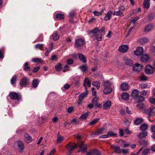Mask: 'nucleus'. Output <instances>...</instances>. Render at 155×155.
<instances>
[{
    "label": "nucleus",
    "mask_w": 155,
    "mask_h": 155,
    "mask_svg": "<svg viewBox=\"0 0 155 155\" xmlns=\"http://www.w3.org/2000/svg\"><path fill=\"white\" fill-rule=\"evenodd\" d=\"M15 143L17 145L18 151L21 153H22L24 148V144L23 142L22 141L18 140L16 141Z\"/></svg>",
    "instance_id": "nucleus-4"
},
{
    "label": "nucleus",
    "mask_w": 155,
    "mask_h": 155,
    "mask_svg": "<svg viewBox=\"0 0 155 155\" xmlns=\"http://www.w3.org/2000/svg\"><path fill=\"white\" fill-rule=\"evenodd\" d=\"M113 14L114 15L119 16H124L123 13L119 10L116 12H114Z\"/></svg>",
    "instance_id": "nucleus-30"
},
{
    "label": "nucleus",
    "mask_w": 155,
    "mask_h": 155,
    "mask_svg": "<svg viewBox=\"0 0 155 155\" xmlns=\"http://www.w3.org/2000/svg\"><path fill=\"white\" fill-rule=\"evenodd\" d=\"M32 61L34 62L41 63L42 60L38 58H34L32 59Z\"/></svg>",
    "instance_id": "nucleus-48"
},
{
    "label": "nucleus",
    "mask_w": 155,
    "mask_h": 155,
    "mask_svg": "<svg viewBox=\"0 0 155 155\" xmlns=\"http://www.w3.org/2000/svg\"><path fill=\"white\" fill-rule=\"evenodd\" d=\"M147 133L146 132H143L140 133L139 134V138H141L143 137H145L147 136Z\"/></svg>",
    "instance_id": "nucleus-47"
},
{
    "label": "nucleus",
    "mask_w": 155,
    "mask_h": 155,
    "mask_svg": "<svg viewBox=\"0 0 155 155\" xmlns=\"http://www.w3.org/2000/svg\"><path fill=\"white\" fill-rule=\"evenodd\" d=\"M35 47L36 49H39L40 50H41L42 48H43V44H37L35 45Z\"/></svg>",
    "instance_id": "nucleus-42"
},
{
    "label": "nucleus",
    "mask_w": 155,
    "mask_h": 155,
    "mask_svg": "<svg viewBox=\"0 0 155 155\" xmlns=\"http://www.w3.org/2000/svg\"><path fill=\"white\" fill-rule=\"evenodd\" d=\"M89 114V112H87L85 113L82 114L80 117L79 118L82 120L86 119L87 118V117L88 116Z\"/></svg>",
    "instance_id": "nucleus-29"
},
{
    "label": "nucleus",
    "mask_w": 155,
    "mask_h": 155,
    "mask_svg": "<svg viewBox=\"0 0 155 155\" xmlns=\"http://www.w3.org/2000/svg\"><path fill=\"white\" fill-rule=\"evenodd\" d=\"M118 9L121 12L123 11L125 9V6L123 5H120V6L118 7Z\"/></svg>",
    "instance_id": "nucleus-59"
},
{
    "label": "nucleus",
    "mask_w": 155,
    "mask_h": 155,
    "mask_svg": "<svg viewBox=\"0 0 155 155\" xmlns=\"http://www.w3.org/2000/svg\"><path fill=\"white\" fill-rule=\"evenodd\" d=\"M149 39L146 37H143L139 40V42L141 45H143L147 43L149 41Z\"/></svg>",
    "instance_id": "nucleus-19"
},
{
    "label": "nucleus",
    "mask_w": 155,
    "mask_h": 155,
    "mask_svg": "<svg viewBox=\"0 0 155 155\" xmlns=\"http://www.w3.org/2000/svg\"><path fill=\"white\" fill-rule=\"evenodd\" d=\"M148 127V125L147 124H143L140 127V129L142 131H144L147 129Z\"/></svg>",
    "instance_id": "nucleus-39"
},
{
    "label": "nucleus",
    "mask_w": 155,
    "mask_h": 155,
    "mask_svg": "<svg viewBox=\"0 0 155 155\" xmlns=\"http://www.w3.org/2000/svg\"><path fill=\"white\" fill-rule=\"evenodd\" d=\"M29 82L28 78L26 77H25L21 80L20 85L22 87H25L28 84Z\"/></svg>",
    "instance_id": "nucleus-7"
},
{
    "label": "nucleus",
    "mask_w": 155,
    "mask_h": 155,
    "mask_svg": "<svg viewBox=\"0 0 155 155\" xmlns=\"http://www.w3.org/2000/svg\"><path fill=\"white\" fill-rule=\"evenodd\" d=\"M9 95L11 98L12 99L19 100L21 99V97L19 96L15 92H10L9 94Z\"/></svg>",
    "instance_id": "nucleus-11"
},
{
    "label": "nucleus",
    "mask_w": 155,
    "mask_h": 155,
    "mask_svg": "<svg viewBox=\"0 0 155 155\" xmlns=\"http://www.w3.org/2000/svg\"><path fill=\"white\" fill-rule=\"evenodd\" d=\"M154 108L155 107L152 106L150 107V110L148 109H146L144 110V112L148 115V118H149L152 115L154 114L155 112L154 111Z\"/></svg>",
    "instance_id": "nucleus-5"
},
{
    "label": "nucleus",
    "mask_w": 155,
    "mask_h": 155,
    "mask_svg": "<svg viewBox=\"0 0 155 155\" xmlns=\"http://www.w3.org/2000/svg\"><path fill=\"white\" fill-rule=\"evenodd\" d=\"M17 78V76L15 75L14 76L12 77L11 80V83L12 84H13L16 83V80Z\"/></svg>",
    "instance_id": "nucleus-41"
},
{
    "label": "nucleus",
    "mask_w": 155,
    "mask_h": 155,
    "mask_svg": "<svg viewBox=\"0 0 155 155\" xmlns=\"http://www.w3.org/2000/svg\"><path fill=\"white\" fill-rule=\"evenodd\" d=\"M78 147H79L80 150L78 151V152L79 153L81 152L83 153L85 152L87 150V145L84 143L83 142H81L78 143Z\"/></svg>",
    "instance_id": "nucleus-1"
},
{
    "label": "nucleus",
    "mask_w": 155,
    "mask_h": 155,
    "mask_svg": "<svg viewBox=\"0 0 155 155\" xmlns=\"http://www.w3.org/2000/svg\"><path fill=\"white\" fill-rule=\"evenodd\" d=\"M112 91V89L110 87H104L103 92L105 94H108Z\"/></svg>",
    "instance_id": "nucleus-24"
},
{
    "label": "nucleus",
    "mask_w": 155,
    "mask_h": 155,
    "mask_svg": "<svg viewBox=\"0 0 155 155\" xmlns=\"http://www.w3.org/2000/svg\"><path fill=\"white\" fill-rule=\"evenodd\" d=\"M143 52V49L141 47H139L137 48L136 50L134 51V54L137 56L142 55Z\"/></svg>",
    "instance_id": "nucleus-6"
},
{
    "label": "nucleus",
    "mask_w": 155,
    "mask_h": 155,
    "mask_svg": "<svg viewBox=\"0 0 155 155\" xmlns=\"http://www.w3.org/2000/svg\"><path fill=\"white\" fill-rule=\"evenodd\" d=\"M51 59L52 61H56L58 59V57L55 54H54L51 56Z\"/></svg>",
    "instance_id": "nucleus-58"
},
{
    "label": "nucleus",
    "mask_w": 155,
    "mask_h": 155,
    "mask_svg": "<svg viewBox=\"0 0 155 155\" xmlns=\"http://www.w3.org/2000/svg\"><path fill=\"white\" fill-rule=\"evenodd\" d=\"M40 69V67L39 66H38L35 68L32 71V72L34 73H36L38 71H39V70Z\"/></svg>",
    "instance_id": "nucleus-63"
},
{
    "label": "nucleus",
    "mask_w": 155,
    "mask_h": 155,
    "mask_svg": "<svg viewBox=\"0 0 155 155\" xmlns=\"http://www.w3.org/2000/svg\"><path fill=\"white\" fill-rule=\"evenodd\" d=\"M115 151L118 153H120L121 152V150H120V147L118 146H115L114 147Z\"/></svg>",
    "instance_id": "nucleus-45"
},
{
    "label": "nucleus",
    "mask_w": 155,
    "mask_h": 155,
    "mask_svg": "<svg viewBox=\"0 0 155 155\" xmlns=\"http://www.w3.org/2000/svg\"><path fill=\"white\" fill-rule=\"evenodd\" d=\"M124 60L126 64L129 66H131L133 65V62L131 60L127 58H124Z\"/></svg>",
    "instance_id": "nucleus-17"
},
{
    "label": "nucleus",
    "mask_w": 155,
    "mask_h": 155,
    "mask_svg": "<svg viewBox=\"0 0 155 155\" xmlns=\"http://www.w3.org/2000/svg\"><path fill=\"white\" fill-rule=\"evenodd\" d=\"M150 0H145L143 3V7L144 8L148 9L150 6Z\"/></svg>",
    "instance_id": "nucleus-26"
},
{
    "label": "nucleus",
    "mask_w": 155,
    "mask_h": 155,
    "mask_svg": "<svg viewBox=\"0 0 155 155\" xmlns=\"http://www.w3.org/2000/svg\"><path fill=\"white\" fill-rule=\"evenodd\" d=\"M111 105V102L110 101H107L105 102L104 104V107L105 109H109Z\"/></svg>",
    "instance_id": "nucleus-21"
},
{
    "label": "nucleus",
    "mask_w": 155,
    "mask_h": 155,
    "mask_svg": "<svg viewBox=\"0 0 155 155\" xmlns=\"http://www.w3.org/2000/svg\"><path fill=\"white\" fill-rule=\"evenodd\" d=\"M139 78L140 80L142 81H146L147 80V79L146 76L144 74L141 75Z\"/></svg>",
    "instance_id": "nucleus-51"
},
{
    "label": "nucleus",
    "mask_w": 155,
    "mask_h": 155,
    "mask_svg": "<svg viewBox=\"0 0 155 155\" xmlns=\"http://www.w3.org/2000/svg\"><path fill=\"white\" fill-rule=\"evenodd\" d=\"M122 98L124 100H126L128 99L129 97V95L127 93H124L121 95Z\"/></svg>",
    "instance_id": "nucleus-36"
},
{
    "label": "nucleus",
    "mask_w": 155,
    "mask_h": 155,
    "mask_svg": "<svg viewBox=\"0 0 155 155\" xmlns=\"http://www.w3.org/2000/svg\"><path fill=\"white\" fill-rule=\"evenodd\" d=\"M55 68L56 71H59L61 69V63H59L58 65L55 66Z\"/></svg>",
    "instance_id": "nucleus-52"
},
{
    "label": "nucleus",
    "mask_w": 155,
    "mask_h": 155,
    "mask_svg": "<svg viewBox=\"0 0 155 155\" xmlns=\"http://www.w3.org/2000/svg\"><path fill=\"white\" fill-rule=\"evenodd\" d=\"M83 85L85 88V91H87V86L90 87L91 86V82L89 79L88 78H86L84 81Z\"/></svg>",
    "instance_id": "nucleus-10"
},
{
    "label": "nucleus",
    "mask_w": 155,
    "mask_h": 155,
    "mask_svg": "<svg viewBox=\"0 0 155 155\" xmlns=\"http://www.w3.org/2000/svg\"><path fill=\"white\" fill-rule=\"evenodd\" d=\"M24 136L25 140L27 143H29L33 140L31 137L27 133H25Z\"/></svg>",
    "instance_id": "nucleus-13"
},
{
    "label": "nucleus",
    "mask_w": 155,
    "mask_h": 155,
    "mask_svg": "<svg viewBox=\"0 0 155 155\" xmlns=\"http://www.w3.org/2000/svg\"><path fill=\"white\" fill-rule=\"evenodd\" d=\"M139 98L140 99L138 100V103L137 105V107L139 109H142L144 107V104L142 102L143 101L144 98L143 97H140Z\"/></svg>",
    "instance_id": "nucleus-9"
},
{
    "label": "nucleus",
    "mask_w": 155,
    "mask_h": 155,
    "mask_svg": "<svg viewBox=\"0 0 155 155\" xmlns=\"http://www.w3.org/2000/svg\"><path fill=\"white\" fill-rule=\"evenodd\" d=\"M153 28V26L152 25H147L145 28L144 31L146 33H147L151 30H152Z\"/></svg>",
    "instance_id": "nucleus-23"
},
{
    "label": "nucleus",
    "mask_w": 155,
    "mask_h": 155,
    "mask_svg": "<svg viewBox=\"0 0 155 155\" xmlns=\"http://www.w3.org/2000/svg\"><path fill=\"white\" fill-rule=\"evenodd\" d=\"M64 139V137L59 135H58L57 137V143L61 142Z\"/></svg>",
    "instance_id": "nucleus-50"
},
{
    "label": "nucleus",
    "mask_w": 155,
    "mask_h": 155,
    "mask_svg": "<svg viewBox=\"0 0 155 155\" xmlns=\"http://www.w3.org/2000/svg\"><path fill=\"white\" fill-rule=\"evenodd\" d=\"M138 93L139 91L137 89H135L133 90L132 92V96L134 99L137 100L140 99L139 97L141 96H139Z\"/></svg>",
    "instance_id": "nucleus-12"
},
{
    "label": "nucleus",
    "mask_w": 155,
    "mask_h": 155,
    "mask_svg": "<svg viewBox=\"0 0 155 155\" xmlns=\"http://www.w3.org/2000/svg\"><path fill=\"white\" fill-rule=\"evenodd\" d=\"M92 85L96 87L98 89L100 87V83L99 81H94L92 83Z\"/></svg>",
    "instance_id": "nucleus-25"
},
{
    "label": "nucleus",
    "mask_w": 155,
    "mask_h": 155,
    "mask_svg": "<svg viewBox=\"0 0 155 155\" xmlns=\"http://www.w3.org/2000/svg\"><path fill=\"white\" fill-rule=\"evenodd\" d=\"M99 29L97 28H95L94 29L92 30L91 32L92 33L94 34H95V33H99Z\"/></svg>",
    "instance_id": "nucleus-56"
},
{
    "label": "nucleus",
    "mask_w": 155,
    "mask_h": 155,
    "mask_svg": "<svg viewBox=\"0 0 155 155\" xmlns=\"http://www.w3.org/2000/svg\"><path fill=\"white\" fill-rule=\"evenodd\" d=\"M142 69V66L141 64L139 63L135 64L133 66V71L134 72L138 73Z\"/></svg>",
    "instance_id": "nucleus-2"
},
{
    "label": "nucleus",
    "mask_w": 155,
    "mask_h": 155,
    "mask_svg": "<svg viewBox=\"0 0 155 155\" xmlns=\"http://www.w3.org/2000/svg\"><path fill=\"white\" fill-rule=\"evenodd\" d=\"M92 102L93 105H94V106L96 107H100L101 106V104H98L97 103V99L96 97H95L94 98L92 101Z\"/></svg>",
    "instance_id": "nucleus-20"
},
{
    "label": "nucleus",
    "mask_w": 155,
    "mask_h": 155,
    "mask_svg": "<svg viewBox=\"0 0 155 155\" xmlns=\"http://www.w3.org/2000/svg\"><path fill=\"white\" fill-rule=\"evenodd\" d=\"M84 42V39L78 38L76 39L75 41L74 46L75 48H78L81 46Z\"/></svg>",
    "instance_id": "nucleus-8"
},
{
    "label": "nucleus",
    "mask_w": 155,
    "mask_h": 155,
    "mask_svg": "<svg viewBox=\"0 0 155 155\" xmlns=\"http://www.w3.org/2000/svg\"><path fill=\"white\" fill-rule=\"evenodd\" d=\"M78 56L81 61H82L83 63H85L86 62V61L85 58L83 54H80L78 55Z\"/></svg>",
    "instance_id": "nucleus-33"
},
{
    "label": "nucleus",
    "mask_w": 155,
    "mask_h": 155,
    "mask_svg": "<svg viewBox=\"0 0 155 155\" xmlns=\"http://www.w3.org/2000/svg\"><path fill=\"white\" fill-rule=\"evenodd\" d=\"M121 152L124 154H126L129 152V150L128 149H123L121 150Z\"/></svg>",
    "instance_id": "nucleus-54"
},
{
    "label": "nucleus",
    "mask_w": 155,
    "mask_h": 155,
    "mask_svg": "<svg viewBox=\"0 0 155 155\" xmlns=\"http://www.w3.org/2000/svg\"><path fill=\"white\" fill-rule=\"evenodd\" d=\"M112 14V11H108L104 17V19L105 21H107L110 19L111 16Z\"/></svg>",
    "instance_id": "nucleus-22"
},
{
    "label": "nucleus",
    "mask_w": 155,
    "mask_h": 155,
    "mask_svg": "<svg viewBox=\"0 0 155 155\" xmlns=\"http://www.w3.org/2000/svg\"><path fill=\"white\" fill-rule=\"evenodd\" d=\"M93 155L95 154L96 155H100V153L96 149H94L92 151Z\"/></svg>",
    "instance_id": "nucleus-55"
},
{
    "label": "nucleus",
    "mask_w": 155,
    "mask_h": 155,
    "mask_svg": "<svg viewBox=\"0 0 155 155\" xmlns=\"http://www.w3.org/2000/svg\"><path fill=\"white\" fill-rule=\"evenodd\" d=\"M107 125L106 124H104L102 127L101 129L104 133H106L107 130Z\"/></svg>",
    "instance_id": "nucleus-44"
},
{
    "label": "nucleus",
    "mask_w": 155,
    "mask_h": 155,
    "mask_svg": "<svg viewBox=\"0 0 155 155\" xmlns=\"http://www.w3.org/2000/svg\"><path fill=\"white\" fill-rule=\"evenodd\" d=\"M38 83L39 81L37 79H34L32 82V85L33 87L34 88L38 86Z\"/></svg>",
    "instance_id": "nucleus-32"
},
{
    "label": "nucleus",
    "mask_w": 155,
    "mask_h": 155,
    "mask_svg": "<svg viewBox=\"0 0 155 155\" xmlns=\"http://www.w3.org/2000/svg\"><path fill=\"white\" fill-rule=\"evenodd\" d=\"M66 147L68 150H69L70 151L72 152L75 148L78 147V143L75 144L74 145L69 144L67 145Z\"/></svg>",
    "instance_id": "nucleus-16"
},
{
    "label": "nucleus",
    "mask_w": 155,
    "mask_h": 155,
    "mask_svg": "<svg viewBox=\"0 0 155 155\" xmlns=\"http://www.w3.org/2000/svg\"><path fill=\"white\" fill-rule=\"evenodd\" d=\"M143 149V148H142ZM142 151L141 155H146L149 153V150L148 149H146L143 150L141 151Z\"/></svg>",
    "instance_id": "nucleus-49"
},
{
    "label": "nucleus",
    "mask_w": 155,
    "mask_h": 155,
    "mask_svg": "<svg viewBox=\"0 0 155 155\" xmlns=\"http://www.w3.org/2000/svg\"><path fill=\"white\" fill-rule=\"evenodd\" d=\"M96 38L97 41H100L101 40L102 34L101 33H99L96 34Z\"/></svg>",
    "instance_id": "nucleus-53"
},
{
    "label": "nucleus",
    "mask_w": 155,
    "mask_h": 155,
    "mask_svg": "<svg viewBox=\"0 0 155 155\" xmlns=\"http://www.w3.org/2000/svg\"><path fill=\"white\" fill-rule=\"evenodd\" d=\"M154 68L152 66L150 65H146L145 68V73L148 74H152L153 73Z\"/></svg>",
    "instance_id": "nucleus-3"
},
{
    "label": "nucleus",
    "mask_w": 155,
    "mask_h": 155,
    "mask_svg": "<svg viewBox=\"0 0 155 155\" xmlns=\"http://www.w3.org/2000/svg\"><path fill=\"white\" fill-rule=\"evenodd\" d=\"M96 132L97 136L104 133L101 129L97 130Z\"/></svg>",
    "instance_id": "nucleus-57"
},
{
    "label": "nucleus",
    "mask_w": 155,
    "mask_h": 155,
    "mask_svg": "<svg viewBox=\"0 0 155 155\" xmlns=\"http://www.w3.org/2000/svg\"><path fill=\"white\" fill-rule=\"evenodd\" d=\"M93 13L94 15L95 16H98L101 15V13H100V12H98L96 11H94L93 12Z\"/></svg>",
    "instance_id": "nucleus-60"
},
{
    "label": "nucleus",
    "mask_w": 155,
    "mask_h": 155,
    "mask_svg": "<svg viewBox=\"0 0 155 155\" xmlns=\"http://www.w3.org/2000/svg\"><path fill=\"white\" fill-rule=\"evenodd\" d=\"M143 121V119L140 118H138L134 121V124L136 125H138Z\"/></svg>",
    "instance_id": "nucleus-27"
},
{
    "label": "nucleus",
    "mask_w": 155,
    "mask_h": 155,
    "mask_svg": "<svg viewBox=\"0 0 155 155\" xmlns=\"http://www.w3.org/2000/svg\"><path fill=\"white\" fill-rule=\"evenodd\" d=\"M149 101L150 103L155 104V98H150L149 99Z\"/></svg>",
    "instance_id": "nucleus-62"
},
{
    "label": "nucleus",
    "mask_w": 155,
    "mask_h": 155,
    "mask_svg": "<svg viewBox=\"0 0 155 155\" xmlns=\"http://www.w3.org/2000/svg\"><path fill=\"white\" fill-rule=\"evenodd\" d=\"M56 18L58 19H64V16L62 14H58L56 15Z\"/></svg>",
    "instance_id": "nucleus-40"
},
{
    "label": "nucleus",
    "mask_w": 155,
    "mask_h": 155,
    "mask_svg": "<svg viewBox=\"0 0 155 155\" xmlns=\"http://www.w3.org/2000/svg\"><path fill=\"white\" fill-rule=\"evenodd\" d=\"M111 85L110 83L108 81H104L103 83V86L104 87H110Z\"/></svg>",
    "instance_id": "nucleus-37"
},
{
    "label": "nucleus",
    "mask_w": 155,
    "mask_h": 155,
    "mask_svg": "<svg viewBox=\"0 0 155 155\" xmlns=\"http://www.w3.org/2000/svg\"><path fill=\"white\" fill-rule=\"evenodd\" d=\"M79 68L81 70V71L84 72L87 71L88 68L87 65H83L79 67Z\"/></svg>",
    "instance_id": "nucleus-38"
},
{
    "label": "nucleus",
    "mask_w": 155,
    "mask_h": 155,
    "mask_svg": "<svg viewBox=\"0 0 155 155\" xmlns=\"http://www.w3.org/2000/svg\"><path fill=\"white\" fill-rule=\"evenodd\" d=\"M56 151L55 149H53L49 153H48L47 155H52L54 154Z\"/></svg>",
    "instance_id": "nucleus-64"
},
{
    "label": "nucleus",
    "mask_w": 155,
    "mask_h": 155,
    "mask_svg": "<svg viewBox=\"0 0 155 155\" xmlns=\"http://www.w3.org/2000/svg\"><path fill=\"white\" fill-rule=\"evenodd\" d=\"M107 134L108 137L112 136L114 137L117 136V134L112 131H109L107 133Z\"/></svg>",
    "instance_id": "nucleus-35"
},
{
    "label": "nucleus",
    "mask_w": 155,
    "mask_h": 155,
    "mask_svg": "<svg viewBox=\"0 0 155 155\" xmlns=\"http://www.w3.org/2000/svg\"><path fill=\"white\" fill-rule=\"evenodd\" d=\"M71 122L73 123L74 125L78 123V120L76 118H74L71 121Z\"/></svg>",
    "instance_id": "nucleus-61"
},
{
    "label": "nucleus",
    "mask_w": 155,
    "mask_h": 155,
    "mask_svg": "<svg viewBox=\"0 0 155 155\" xmlns=\"http://www.w3.org/2000/svg\"><path fill=\"white\" fill-rule=\"evenodd\" d=\"M99 120V118H97L92 120L89 123L90 125H92L96 123Z\"/></svg>",
    "instance_id": "nucleus-43"
},
{
    "label": "nucleus",
    "mask_w": 155,
    "mask_h": 155,
    "mask_svg": "<svg viewBox=\"0 0 155 155\" xmlns=\"http://www.w3.org/2000/svg\"><path fill=\"white\" fill-rule=\"evenodd\" d=\"M129 88V85L126 83H123L120 85V88L123 91L127 90Z\"/></svg>",
    "instance_id": "nucleus-18"
},
{
    "label": "nucleus",
    "mask_w": 155,
    "mask_h": 155,
    "mask_svg": "<svg viewBox=\"0 0 155 155\" xmlns=\"http://www.w3.org/2000/svg\"><path fill=\"white\" fill-rule=\"evenodd\" d=\"M147 83H142L139 85V87L140 89H143L147 88Z\"/></svg>",
    "instance_id": "nucleus-46"
},
{
    "label": "nucleus",
    "mask_w": 155,
    "mask_h": 155,
    "mask_svg": "<svg viewBox=\"0 0 155 155\" xmlns=\"http://www.w3.org/2000/svg\"><path fill=\"white\" fill-rule=\"evenodd\" d=\"M23 69L25 71H29L30 70V68L28 66V63L26 62L24 64Z\"/></svg>",
    "instance_id": "nucleus-34"
},
{
    "label": "nucleus",
    "mask_w": 155,
    "mask_h": 155,
    "mask_svg": "<svg viewBox=\"0 0 155 155\" xmlns=\"http://www.w3.org/2000/svg\"><path fill=\"white\" fill-rule=\"evenodd\" d=\"M87 92L85 91V93H83L81 94L79 96V99H80L83 100V99L86 97L87 95Z\"/></svg>",
    "instance_id": "nucleus-31"
},
{
    "label": "nucleus",
    "mask_w": 155,
    "mask_h": 155,
    "mask_svg": "<svg viewBox=\"0 0 155 155\" xmlns=\"http://www.w3.org/2000/svg\"><path fill=\"white\" fill-rule=\"evenodd\" d=\"M140 60L143 63H147L149 60L150 57L147 54H144L141 55Z\"/></svg>",
    "instance_id": "nucleus-15"
},
{
    "label": "nucleus",
    "mask_w": 155,
    "mask_h": 155,
    "mask_svg": "<svg viewBox=\"0 0 155 155\" xmlns=\"http://www.w3.org/2000/svg\"><path fill=\"white\" fill-rule=\"evenodd\" d=\"M128 48V46L126 45H123L119 47L118 50L120 52L125 53L127 51Z\"/></svg>",
    "instance_id": "nucleus-14"
},
{
    "label": "nucleus",
    "mask_w": 155,
    "mask_h": 155,
    "mask_svg": "<svg viewBox=\"0 0 155 155\" xmlns=\"http://www.w3.org/2000/svg\"><path fill=\"white\" fill-rule=\"evenodd\" d=\"M52 36L53 39L54 41L57 40L59 37V35L57 33L56 31H55L53 33Z\"/></svg>",
    "instance_id": "nucleus-28"
}]
</instances>
